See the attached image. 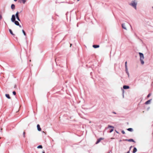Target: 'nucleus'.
Listing matches in <instances>:
<instances>
[{
	"label": "nucleus",
	"mask_w": 153,
	"mask_h": 153,
	"mask_svg": "<svg viewBox=\"0 0 153 153\" xmlns=\"http://www.w3.org/2000/svg\"><path fill=\"white\" fill-rule=\"evenodd\" d=\"M137 3L138 2L137 0H132L129 4V5L136 10L137 9Z\"/></svg>",
	"instance_id": "nucleus-1"
},
{
	"label": "nucleus",
	"mask_w": 153,
	"mask_h": 153,
	"mask_svg": "<svg viewBox=\"0 0 153 153\" xmlns=\"http://www.w3.org/2000/svg\"><path fill=\"white\" fill-rule=\"evenodd\" d=\"M139 54L140 56V61L141 63V64L143 65L144 63V62L143 60L144 59L143 54V53L140 52L139 53Z\"/></svg>",
	"instance_id": "nucleus-2"
},
{
	"label": "nucleus",
	"mask_w": 153,
	"mask_h": 153,
	"mask_svg": "<svg viewBox=\"0 0 153 153\" xmlns=\"http://www.w3.org/2000/svg\"><path fill=\"white\" fill-rule=\"evenodd\" d=\"M16 18H15V16L14 15H13L12 16L11 18V21L12 22L14 23L15 24L18 26L19 25V23L18 21H16Z\"/></svg>",
	"instance_id": "nucleus-3"
},
{
	"label": "nucleus",
	"mask_w": 153,
	"mask_h": 153,
	"mask_svg": "<svg viewBox=\"0 0 153 153\" xmlns=\"http://www.w3.org/2000/svg\"><path fill=\"white\" fill-rule=\"evenodd\" d=\"M129 25L128 23H123L122 24V27L124 29L127 30V27Z\"/></svg>",
	"instance_id": "nucleus-4"
},
{
	"label": "nucleus",
	"mask_w": 153,
	"mask_h": 153,
	"mask_svg": "<svg viewBox=\"0 0 153 153\" xmlns=\"http://www.w3.org/2000/svg\"><path fill=\"white\" fill-rule=\"evenodd\" d=\"M104 138L102 137H101L97 140V141L96 143V144H98L102 140H103L104 139Z\"/></svg>",
	"instance_id": "nucleus-5"
},
{
	"label": "nucleus",
	"mask_w": 153,
	"mask_h": 153,
	"mask_svg": "<svg viewBox=\"0 0 153 153\" xmlns=\"http://www.w3.org/2000/svg\"><path fill=\"white\" fill-rule=\"evenodd\" d=\"M37 130L39 131H41V128L40 127V125L39 124L37 125Z\"/></svg>",
	"instance_id": "nucleus-6"
},
{
	"label": "nucleus",
	"mask_w": 153,
	"mask_h": 153,
	"mask_svg": "<svg viewBox=\"0 0 153 153\" xmlns=\"http://www.w3.org/2000/svg\"><path fill=\"white\" fill-rule=\"evenodd\" d=\"M125 71H126V74L128 75V76L129 77V73L128 71V67L125 68Z\"/></svg>",
	"instance_id": "nucleus-7"
},
{
	"label": "nucleus",
	"mask_w": 153,
	"mask_h": 153,
	"mask_svg": "<svg viewBox=\"0 0 153 153\" xmlns=\"http://www.w3.org/2000/svg\"><path fill=\"white\" fill-rule=\"evenodd\" d=\"M123 88L124 89H128L129 88V87L128 85H124Z\"/></svg>",
	"instance_id": "nucleus-8"
},
{
	"label": "nucleus",
	"mask_w": 153,
	"mask_h": 153,
	"mask_svg": "<svg viewBox=\"0 0 153 153\" xmlns=\"http://www.w3.org/2000/svg\"><path fill=\"white\" fill-rule=\"evenodd\" d=\"M11 8L12 10H13L15 9V6L14 4H12L11 6Z\"/></svg>",
	"instance_id": "nucleus-9"
},
{
	"label": "nucleus",
	"mask_w": 153,
	"mask_h": 153,
	"mask_svg": "<svg viewBox=\"0 0 153 153\" xmlns=\"http://www.w3.org/2000/svg\"><path fill=\"white\" fill-rule=\"evenodd\" d=\"M19 12L18 11H17L15 15V18H16H16L18 17H19Z\"/></svg>",
	"instance_id": "nucleus-10"
},
{
	"label": "nucleus",
	"mask_w": 153,
	"mask_h": 153,
	"mask_svg": "<svg viewBox=\"0 0 153 153\" xmlns=\"http://www.w3.org/2000/svg\"><path fill=\"white\" fill-rule=\"evenodd\" d=\"M152 100L151 99L145 102V104H149L150 103V102Z\"/></svg>",
	"instance_id": "nucleus-11"
},
{
	"label": "nucleus",
	"mask_w": 153,
	"mask_h": 153,
	"mask_svg": "<svg viewBox=\"0 0 153 153\" xmlns=\"http://www.w3.org/2000/svg\"><path fill=\"white\" fill-rule=\"evenodd\" d=\"M127 130L128 131L131 132H132L133 131V129L131 128H128Z\"/></svg>",
	"instance_id": "nucleus-12"
},
{
	"label": "nucleus",
	"mask_w": 153,
	"mask_h": 153,
	"mask_svg": "<svg viewBox=\"0 0 153 153\" xmlns=\"http://www.w3.org/2000/svg\"><path fill=\"white\" fill-rule=\"evenodd\" d=\"M137 149L135 147H134V148L133 150V153H135V152H136L137 151Z\"/></svg>",
	"instance_id": "nucleus-13"
},
{
	"label": "nucleus",
	"mask_w": 153,
	"mask_h": 153,
	"mask_svg": "<svg viewBox=\"0 0 153 153\" xmlns=\"http://www.w3.org/2000/svg\"><path fill=\"white\" fill-rule=\"evenodd\" d=\"M93 46L94 48H99V45H93Z\"/></svg>",
	"instance_id": "nucleus-14"
},
{
	"label": "nucleus",
	"mask_w": 153,
	"mask_h": 153,
	"mask_svg": "<svg viewBox=\"0 0 153 153\" xmlns=\"http://www.w3.org/2000/svg\"><path fill=\"white\" fill-rule=\"evenodd\" d=\"M9 31L10 33V34H12V35H13V36L14 35V34L13 33L12 30L11 29H9Z\"/></svg>",
	"instance_id": "nucleus-15"
},
{
	"label": "nucleus",
	"mask_w": 153,
	"mask_h": 153,
	"mask_svg": "<svg viewBox=\"0 0 153 153\" xmlns=\"http://www.w3.org/2000/svg\"><path fill=\"white\" fill-rule=\"evenodd\" d=\"M5 96L6 97H7V98L9 99H10V98L9 95L8 94H6Z\"/></svg>",
	"instance_id": "nucleus-16"
},
{
	"label": "nucleus",
	"mask_w": 153,
	"mask_h": 153,
	"mask_svg": "<svg viewBox=\"0 0 153 153\" xmlns=\"http://www.w3.org/2000/svg\"><path fill=\"white\" fill-rule=\"evenodd\" d=\"M42 146H41V145H39L37 147V148L38 149H42Z\"/></svg>",
	"instance_id": "nucleus-17"
},
{
	"label": "nucleus",
	"mask_w": 153,
	"mask_h": 153,
	"mask_svg": "<svg viewBox=\"0 0 153 153\" xmlns=\"http://www.w3.org/2000/svg\"><path fill=\"white\" fill-rule=\"evenodd\" d=\"M127 140L128 141H130H130H132V142H134V141L132 139H129V140Z\"/></svg>",
	"instance_id": "nucleus-18"
},
{
	"label": "nucleus",
	"mask_w": 153,
	"mask_h": 153,
	"mask_svg": "<svg viewBox=\"0 0 153 153\" xmlns=\"http://www.w3.org/2000/svg\"><path fill=\"white\" fill-rule=\"evenodd\" d=\"M108 128H114V127L113 126H111L108 125Z\"/></svg>",
	"instance_id": "nucleus-19"
},
{
	"label": "nucleus",
	"mask_w": 153,
	"mask_h": 153,
	"mask_svg": "<svg viewBox=\"0 0 153 153\" xmlns=\"http://www.w3.org/2000/svg\"><path fill=\"white\" fill-rule=\"evenodd\" d=\"M22 32L24 35L25 36H26V33H25V31H24V30H22Z\"/></svg>",
	"instance_id": "nucleus-20"
},
{
	"label": "nucleus",
	"mask_w": 153,
	"mask_h": 153,
	"mask_svg": "<svg viewBox=\"0 0 153 153\" xmlns=\"http://www.w3.org/2000/svg\"><path fill=\"white\" fill-rule=\"evenodd\" d=\"M23 4H25L26 1V0H21Z\"/></svg>",
	"instance_id": "nucleus-21"
},
{
	"label": "nucleus",
	"mask_w": 153,
	"mask_h": 153,
	"mask_svg": "<svg viewBox=\"0 0 153 153\" xmlns=\"http://www.w3.org/2000/svg\"><path fill=\"white\" fill-rule=\"evenodd\" d=\"M121 90L122 91V92H123V95L124 93V90L122 88H121Z\"/></svg>",
	"instance_id": "nucleus-22"
},
{
	"label": "nucleus",
	"mask_w": 153,
	"mask_h": 153,
	"mask_svg": "<svg viewBox=\"0 0 153 153\" xmlns=\"http://www.w3.org/2000/svg\"><path fill=\"white\" fill-rule=\"evenodd\" d=\"M125 68L127 67V62H126L125 63Z\"/></svg>",
	"instance_id": "nucleus-23"
},
{
	"label": "nucleus",
	"mask_w": 153,
	"mask_h": 153,
	"mask_svg": "<svg viewBox=\"0 0 153 153\" xmlns=\"http://www.w3.org/2000/svg\"><path fill=\"white\" fill-rule=\"evenodd\" d=\"M16 18L17 19L18 21H20V19H19V17H18Z\"/></svg>",
	"instance_id": "nucleus-24"
},
{
	"label": "nucleus",
	"mask_w": 153,
	"mask_h": 153,
	"mask_svg": "<svg viewBox=\"0 0 153 153\" xmlns=\"http://www.w3.org/2000/svg\"><path fill=\"white\" fill-rule=\"evenodd\" d=\"M13 94L14 95H15L16 94V92L15 91H14L13 92Z\"/></svg>",
	"instance_id": "nucleus-25"
},
{
	"label": "nucleus",
	"mask_w": 153,
	"mask_h": 153,
	"mask_svg": "<svg viewBox=\"0 0 153 153\" xmlns=\"http://www.w3.org/2000/svg\"><path fill=\"white\" fill-rule=\"evenodd\" d=\"M114 130V128H112L111 130L110 131V133L111 132H112Z\"/></svg>",
	"instance_id": "nucleus-26"
},
{
	"label": "nucleus",
	"mask_w": 153,
	"mask_h": 153,
	"mask_svg": "<svg viewBox=\"0 0 153 153\" xmlns=\"http://www.w3.org/2000/svg\"><path fill=\"white\" fill-rule=\"evenodd\" d=\"M2 19V15L1 14H0V19L1 20Z\"/></svg>",
	"instance_id": "nucleus-27"
},
{
	"label": "nucleus",
	"mask_w": 153,
	"mask_h": 153,
	"mask_svg": "<svg viewBox=\"0 0 153 153\" xmlns=\"http://www.w3.org/2000/svg\"><path fill=\"white\" fill-rule=\"evenodd\" d=\"M122 133L123 134H124L125 133V131H122Z\"/></svg>",
	"instance_id": "nucleus-28"
},
{
	"label": "nucleus",
	"mask_w": 153,
	"mask_h": 153,
	"mask_svg": "<svg viewBox=\"0 0 153 153\" xmlns=\"http://www.w3.org/2000/svg\"><path fill=\"white\" fill-rule=\"evenodd\" d=\"M150 96H151V94H149L147 96V97H149Z\"/></svg>",
	"instance_id": "nucleus-29"
},
{
	"label": "nucleus",
	"mask_w": 153,
	"mask_h": 153,
	"mask_svg": "<svg viewBox=\"0 0 153 153\" xmlns=\"http://www.w3.org/2000/svg\"><path fill=\"white\" fill-rule=\"evenodd\" d=\"M25 132H24L23 133V134L24 135V136H25Z\"/></svg>",
	"instance_id": "nucleus-30"
},
{
	"label": "nucleus",
	"mask_w": 153,
	"mask_h": 153,
	"mask_svg": "<svg viewBox=\"0 0 153 153\" xmlns=\"http://www.w3.org/2000/svg\"><path fill=\"white\" fill-rule=\"evenodd\" d=\"M20 27H21V26L19 24V25H18Z\"/></svg>",
	"instance_id": "nucleus-31"
},
{
	"label": "nucleus",
	"mask_w": 153,
	"mask_h": 153,
	"mask_svg": "<svg viewBox=\"0 0 153 153\" xmlns=\"http://www.w3.org/2000/svg\"><path fill=\"white\" fill-rule=\"evenodd\" d=\"M113 113L114 114H116V113H115V112H113Z\"/></svg>",
	"instance_id": "nucleus-32"
},
{
	"label": "nucleus",
	"mask_w": 153,
	"mask_h": 153,
	"mask_svg": "<svg viewBox=\"0 0 153 153\" xmlns=\"http://www.w3.org/2000/svg\"><path fill=\"white\" fill-rule=\"evenodd\" d=\"M42 153H45V152L44 151H43V152H42Z\"/></svg>",
	"instance_id": "nucleus-33"
},
{
	"label": "nucleus",
	"mask_w": 153,
	"mask_h": 153,
	"mask_svg": "<svg viewBox=\"0 0 153 153\" xmlns=\"http://www.w3.org/2000/svg\"><path fill=\"white\" fill-rule=\"evenodd\" d=\"M71 45H72V44H70V47H71Z\"/></svg>",
	"instance_id": "nucleus-34"
},
{
	"label": "nucleus",
	"mask_w": 153,
	"mask_h": 153,
	"mask_svg": "<svg viewBox=\"0 0 153 153\" xmlns=\"http://www.w3.org/2000/svg\"><path fill=\"white\" fill-rule=\"evenodd\" d=\"M14 1H17V0H14Z\"/></svg>",
	"instance_id": "nucleus-35"
},
{
	"label": "nucleus",
	"mask_w": 153,
	"mask_h": 153,
	"mask_svg": "<svg viewBox=\"0 0 153 153\" xmlns=\"http://www.w3.org/2000/svg\"><path fill=\"white\" fill-rule=\"evenodd\" d=\"M42 133H45V132L44 131H42Z\"/></svg>",
	"instance_id": "nucleus-36"
},
{
	"label": "nucleus",
	"mask_w": 153,
	"mask_h": 153,
	"mask_svg": "<svg viewBox=\"0 0 153 153\" xmlns=\"http://www.w3.org/2000/svg\"><path fill=\"white\" fill-rule=\"evenodd\" d=\"M127 153H129V151Z\"/></svg>",
	"instance_id": "nucleus-37"
},
{
	"label": "nucleus",
	"mask_w": 153,
	"mask_h": 153,
	"mask_svg": "<svg viewBox=\"0 0 153 153\" xmlns=\"http://www.w3.org/2000/svg\"><path fill=\"white\" fill-rule=\"evenodd\" d=\"M116 132H117V133H118V132L117 131H116Z\"/></svg>",
	"instance_id": "nucleus-38"
},
{
	"label": "nucleus",
	"mask_w": 153,
	"mask_h": 153,
	"mask_svg": "<svg viewBox=\"0 0 153 153\" xmlns=\"http://www.w3.org/2000/svg\"><path fill=\"white\" fill-rule=\"evenodd\" d=\"M114 138H111V139H114Z\"/></svg>",
	"instance_id": "nucleus-39"
},
{
	"label": "nucleus",
	"mask_w": 153,
	"mask_h": 153,
	"mask_svg": "<svg viewBox=\"0 0 153 153\" xmlns=\"http://www.w3.org/2000/svg\"><path fill=\"white\" fill-rule=\"evenodd\" d=\"M79 0H77V1H79Z\"/></svg>",
	"instance_id": "nucleus-40"
},
{
	"label": "nucleus",
	"mask_w": 153,
	"mask_h": 153,
	"mask_svg": "<svg viewBox=\"0 0 153 153\" xmlns=\"http://www.w3.org/2000/svg\"><path fill=\"white\" fill-rule=\"evenodd\" d=\"M121 141V140H120V141Z\"/></svg>",
	"instance_id": "nucleus-41"
},
{
	"label": "nucleus",
	"mask_w": 153,
	"mask_h": 153,
	"mask_svg": "<svg viewBox=\"0 0 153 153\" xmlns=\"http://www.w3.org/2000/svg\"><path fill=\"white\" fill-rule=\"evenodd\" d=\"M152 8H153V7H152Z\"/></svg>",
	"instance_id": "nucleus-42"
},
{
	"label": "nucleus",
	"mask_w": 153,
	"mask_h": 153,
	"mask_svg": "<svg viewBox=\"0 0 153 153\" xmlns=\"http://www.w3.org/2000/svg\"><path fill=\"white\" fill-rule=\"evenodd\" d=\"M108 153H110V152Z\"/></svg>",
	"instance_id": "nucleus-43"
}]
</instances>
